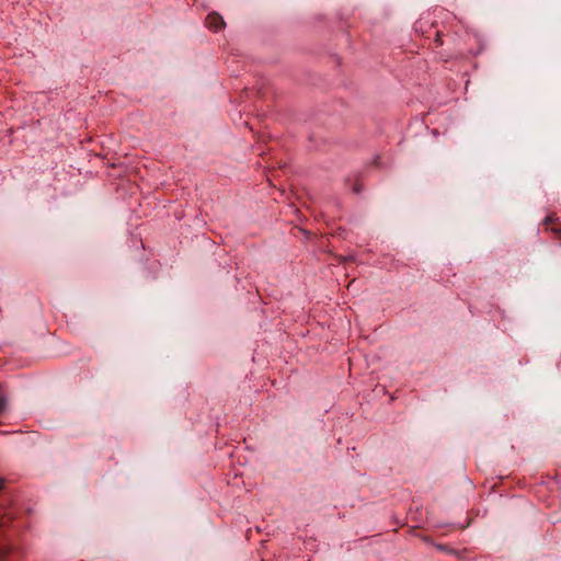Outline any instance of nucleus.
<instances>
[{"mask_svg":"<svg viewBox=\"0 0 561 561\" xmlns=\"http://www.w3.org/2000/svg\"><path fill=\"white\" fill-rule=\"evenodd\" d=\"M3 486V482L0 480V490L2 489Z\"/></svg>","mask_w":561,"mask_h":561,"instance_id":"5","label":"nucleus"},{"mask_svg":"<svg viewBox=\"0 0 561 561\" xmlns=\"http://www.w3.org/2000/svg\"><path fill=\"white\" fill-rule=\"evenodd\" d=\"M207 23L210 27H213L215 31H218L220 30L222 26H224V21L221 19V16L217 15V14H210L208 15L207 18Z\"/></svg>","mask_w":561,"mask_h":561,"instance_id":"1","label":"nucleus"},{"mask_svg":"<svg viewBox=\"0 0 561 561\" xmlns=\"http://www.w3.org/2000/svg\"><path fill=\"white\" fill-rule=\"evenodd\" d=\"M436 42L438 43V45H442V43H443L439 33H437V35H436Z\"/></svg>","mask_w":561,"mask_h":561,"instance_id":"4","label":"nucleus"},{"mask_svg":"<svg viewBox=\"0 0 561 561\" xmlns=\"http://www.w3.org/2000/svg\"><path fill=\"white\" fill-rule=\"evenodd\" d=\"M545 227H546V230H550L551 232H553L554 234H561V228L560 227H557L554 224H553V219L552 217H547L545 219V222H543Z\"/></svg>","mask_w":561,"mask_h":561,"instance_id":"2","label":"nucleus"},{"mask_svg":"<svg viewBox=\"0 0 561 561\" xmlns=\"http://www.w3.org/2000/svg\"><path fill=\"white\" fill-rule=\"evenodd\" d=\"M5 407V397L2 390L0 389V413L4 410Z\"/></svg>","mask_w":561,"mask_h":561,"instance_id":"3","label":"nucleus"}]
</instances>
